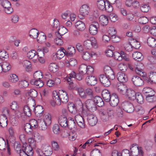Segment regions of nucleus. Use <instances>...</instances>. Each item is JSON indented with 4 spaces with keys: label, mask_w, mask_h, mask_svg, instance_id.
I'll return each instance as SVG.
<instances>
[{
    "label": "nucleus",
    "mask_w": 156,
    "mask_h": 156,
    "mask_svg": "<svg viewBox=\"0 0 156 156\" xmlns=\"http://www.w3.org/2000/svg\"><path fill=\"white\" fill-rule=\"evenodd\" d=\"M68 109L70 112L73 114H75L78 112L79 114H82L83 115H87V110L84 109L82 103L80 100L77 101L76 106L73 104L69 105Z\"/></svg>",
    "instance_id": "obj_1"
},
{
    "label": "nucleus",
    "mask_w": 156,
    "mask_h": 156,
    "mask_svg": "<svg viewBox=\"0 0 156 156\" xmlns=\"http://www.w3.org/2000/svg\"><path fill=\"white\" fill-rule=\"evenodd\" d=\"M63 115H60L58 117V122L62 127L67 128L68 126V119L67 120L66 116L67 115V112L66 109L62 110Z\"/></svg>",
    "instance_id": "obj_2"
},
{
    "label": "nucleus",
    "mask_w": 156,
    "mask_h": 156,
    "mask_svg": "<svg viewBox=\"0 0 156 156\" xmlns=\"http://www.w3.org/2000/svg\"><path fill=\"white\" fill-rule=\"evenodd\" d=\"M83 45L87 49H90L92 47H97V43L96 39L94 37H91L90 40H87L83 42Z\"/></svg>",
    "instance_id": "obj_3"
},
{
    "label": "nucleus",
    "mask_w": 156,
    "mask_h": 156,
    "mask_svg": "<svg viewBox=\"0 0 156 156\" xmlns=\"http://www.w3.org/2000/svg\"><path fill=\"white\" fill-rule=\"evenodd\" d=\"M3 114L0 115V126L5 127L7 125V120L6 115H8L9 110L7 108L3 110Z\"/></svg>",
    "instance_id": "obj_4"
},
{
    "label": "nucleus",
    "mask_w": 156,
    "mask_h": 156,
    "mask_svg": "<svg viewBox=\"0 0 156 156\" xmlns=\"http://www.w3.org/2000/svg\"><path fill=\"white\" fill-rule=\"evenodd\" d=\"M90 11V8L87 5L84 4L82 5L80 9L79 18L80 19H83L85 16L88 14Z\"/></svg>",
    "instance_id": "obj_5"
},
{
    "label": "nucleus",
    "mask_w": 156,
    "mask_h": 156,
    "mask_svg": "<svg viewBox=\"0 0 156 156\" xmlns=\"http://www.w3.org/2000/svg\"><path fill=\"white\" fill-rule=\"evenodd\" d=\"M59 92L54 91L53 92L52 99L50 101L51 105L55 106L56 105H60L61 104V101L59 97Z\"/></svg>",
    "instance_id": "obj_6"
},
{
    "label": "nucleus",
    "mask_w": 156,
    "mask_h": 156,
    "mask_svg": "<svg viewBox=\"0 0 156 156\" xmlns=\"http://www.w3.org/2000/svg\"><path fill=\"white\" fill-rule=\"evenodd\" d=\"M2 6L4 8V11L7 14H10L13 11V9L11 7V4L7 0H3L1 1Z\"/></svg>",
    "instance_id": "obj_7"
},
{
    "label": "nucleus",
    "mask_w": 156,
    "mask_h": 156,
    "mask_svg": "<svg viewBox=\"0 0 156 156\" xmlns=\"http://www.w3.org/2000/svg\"><path fill=\"white\" fill-rule=\"evenodd\" d=\"M37 152L39 156H49L52 154L51 147L48 145L45 147L43 152L40 150H39L37 151Z\"/></svg>",
    "instance_id": "obj_8"
},
{
    "label": "nucleus",
    "mask_w": 156,
    "mask_h": 156,
    "mask_svg": "<svg viewBox=\"0 0 156 156\" xmlns=\"http://www.w3.org/2000/svg\"><path fill=\"white\" fill-rule=\"evenodd\" d=\"M99 28V24L98 22L95 21H93L89 27V32L91 35H95L98 33Z\"/></svg>",
    "instance_id": "obj_9"
},
{
    "label": "nucleus",
    "mask_w": 156,
    "mask_h": 156,
    "mask_svg": "<svg viewBox=\"0 0 156 156\" xmlns=\"http://www.w3.org/2000/svg\"><path fill=\"white\" fill-rule=\"evenodd\" d=\"M122 109L128 113H132L134 111V108L133 104L128 101H125L122 104Z\"/></svg>",
    "instance_id": "obj_10"
},
{
    "label": "nucleus",
    "mask_w": 156,
    "mask_h": 156,
    "mask_svg": "<svg viewBox=\"0 0 156 156\" xmlns=\"http://www.w3.org/2000/svg\"><path fill=\"white\" fill-rule=\"evenodd\" d=\"M104 71L105 76L111 80H112L115 78L114 72L110 67L105 66L104 68Z\"/></svg>",
    "instance_id": "obj_11"
},
{
    "label": "nucleus",
    "mask_w": 156,
    "mask_h": 156,
    "mask_svg": "<svg viewBox=\"0 0 156 156\" xmlns=\"http://www.w3.org/2000/svg\"><path fill=\"white\" fill-rule=\"evenodd\" d=\"M23 113L19 112L17 114V116L19 118H23L24 116L26 115L28 117H30L31 115V110L28 105L25 106L23 108Z\"/></svg>",
    "instance_id": "obj_12"
},
{
    "label": "nucleus",
    "mask_w": 156,
    "mask_h": 156,
    "mask_svg": "<svg viewBox=\"0 0 156 156\" xmlns=\"http://www.w3.org/2000/svg\"><path fill=\"white\" fill-rule=\"evenodd\" d=\"M6 148H7V155L8 156L10 155L11 153L9 144L7 142L6 146L4 139L3 138L0 137V150H5Z\"/></svg>",
    "instance_id": "obj_13"
},
{
    "label": "nucleus",
    "mask_w": 156,
    "mask_h": 156,
    "mask_svg": "<svg viewBox=\"0 0 156 156\" xmlns=\"http://www.w3.org/2000/svg\"><path fill=\"white\" fill-rule=\"evenodd\" d=\"M130 151L133 156H137L138 154L140 156H143V152L140 148H139L137 146H132L130 149Z\"/></svg>",
    "instance_id": "obj_14"
},
{
    "label": "nucleus",
    "mask_w": 156,
    "mask_h": 156,
    "mask_svg": "<svg viewBox=\"0 0 156 156\" xmlns=\"http://www.w3.org/2000/svg\"><path fill=\"white\" fill-rule=\"evenodd\" d=\"M85 104L86 108L90 111L94 112L97 109L96 104L91 99L87 100L85 102Z\"/></svg>",
    "instance_id": "obj_15"
},
{
    "label": "nucleus",
    "mask_w": 156,
    "mask_h": 156,
    "mask_svg": "<svg viewBox=\"0 0 156 156\" xmlns=\"http://www.w3.org/2000/svg\"><path fill=\"white\" fill-rule=\"evenodd\" d=\"M131 81L134 85L137 87L142 86L144 84L143 80L140 77L136 75L133 76L131 78Z\"/></svg>",
    "instance_id": "obj_16"
},
{
    "label": "nucleus",
    "mask_w": 156,
    "mask_h": 156,
    "mask_svg": "<svg viewBox=\"0 0 156 156\" xmlns=\"http://www.w3.org/2000/svg\"><path fill=\"white\" fill-rule=\"evenodd\" d=\"M76 74L74 71L72 72L69 75V76L67 78V80L69 84V89L70 90L73 89L74 88L72 84L73 83V80L76 77Z\"/></svg>",
    "instance_id": "obj_17"
},
{
    "label": "nucleus",
    "mask_w": 156,
    "mask_h": 156,
    "mask_svg": "<svg viewBox=\"0 0 156 156\" xmlns=\"http://www.w3.org/2000/svg\"><path fill=\"white\" fill-rule=\"evenodd\" d=\"M99 79L101 83L105 87H108L111 84V80L104 74L100 75Z\"/></svg>",
    "instance_id": "obj_18"
},
{
    "label": "nucleus",
    "mask_w": 156,
    "mask_h": 156,
    "mask_svg": "<svg viewBox=\"0 0 156 156\" xmlns=\"http://www.w3.org/2000/svg\"><path fill=\"white\" fill-rule=\"evenodd\" d=\"M59 94L61 103H66L69 100V98L67 93L62 90H60Z\"/></svg>",
    "instance_id": "obj_19"
},
{
    "label": "nucleus",
    "mask_w": 156,
    "mask_h": 156,
    "mask_svg": "<svg viewBox=\"0 0 156 156\" xmlns=\"http://www.w3.org/2000/svg\"><path fill=\"white\" fill-rule=\"evenodd\" d=\"M110 105L115 107L118 105L119 102V99L117 94L115 93H113L112 94L111 99H110Z\"/></svg>",
    "instance_id": "obj_20"
},
{
    "label": "nucleus",
    "mask_w": 156,
    "mask_h": 156,
    "mask_svg": "<svg viewBox=\"0 0 156 156\" xmlns=\"http://www.w3.org/2000/svg\"><path fill=\"white\" fill-rule=\"evenodd\" d=\"M75 120L78 126L82 129L85 128V124L83 117L80 115H77L75 116Z\"/></svg>",
    "instance_id": "obj_21"
},
{
    "label": "nucleus",
    "mask_w": 156,
    "mask_h": 156,
    "mask_svg": "<svg viewBox=\"0 0 156 156\" xmlns=\"http://www.w3.org/2000/svg\"><path fill=\"white\" fill-rule=\"evenodd\" d=\"M87 119L89 124L91 126H95L97 123V117L93 114L88 115Z\"/></svg>",
    "instance_id": "obj_22"
},
{
    "label": "nucleus",
    "mask_w": 156,
    "mask_h": 156,
    "mask_svg": "<svg viewBox=\"0 0 156 156\" xmlns=\"http://www.w3.org/2000/svg\"><path fill=\"white\" fill-rule=\"evenodd\" d=\"M102 96L105 101L106 102H109L110 101L112 95L110 92L107 89L104 90L102 91Z\"/></svg>",
    "instance_id": "obj_23"
},
{
    "label": "nucleus",
    "mask_w": 156,
    "mask_h": 156,
    "mask_svg": "<svg viewBox=\"0 0 156 156\" xmlns=\"http://www.w3.org/2000/svg\"><path fill=\"white\" fill-rule=\"evenodd\" d=\"M86 82L88 85L94 86L97 83V80L94 76H89L86 78Z\"/></svg>",
    "instance_id": "obj_24"
},
{
    "label": "nucleus",
    "mask_w": 156,
    "mask_h": 156,
    "mask_svg": "<svg viewBox=\"0 0 156 156\" xmlns=\"http://www.w3.org/2000/svg\"><path fill=\"white\" fill-rule=\"evenodd\" d=\"M34 109L35 114L37 116L40 117L43 115L44 110L41 106L37 105Z\"/></svg>",
    "instance_id": "obj_25"
},
{
    "label": "nucleus",
    "mask_w": 156,
    "mask_h": 156,
    "mask_svg": "<svg viewBox=\"0 0 156 156\" xmlns=\"http://www.w3.org/2000/svg\"><path fill=\"white\" fill-rule=\"evenodd\" d=\"M117 89L119 93L122 94H126L127 90L126 86L123 83H118L117 84Z\"/></svg>",
    "instance_id": "obj_26"
},
{
    "label": "nucleus",
    "mask_w": 156,
    "mask_h": 156,
    "mask_svg": "<svg viewBox=\"0 0 156 156\" xmlns=\"http://www.w3.org/2000/svg\"><path fill=\"white\" fill-rule=\"evenodd\" d=\"M117 77L118 81L122 83H125L128 80L127 76L122 72H119L117 73Z\"/></svg>",
    "instance_id": "obj_27"
},
{
    "label": "nucleus",
    "mask_w": 156,
    "mask_h": 156,
    "mask_svg": "<svg viewBox=\"0 0 156 156\" xmlns=\"http://www.w3.org/2000/svg\"><path fill=\"white\" fill-rule=\"evenodd\" d=\"M142 66V67H143V65L142 64H139V66L135 68V71L137 74L142 77H144L146 76V73L143 69L139 67L140 66Z\"/></svg>",
    "instance_id": "obj_28"
},
{
    "label": "nucleus",
    "mask_w": 156,
    "mask_h": 156,
    "mask_svg": "<svg viewBox=\"0 0 156 156\" xmlns=\"http://www.w3.org/2000/svg\"><path fill=\"white\" fill-rule=\"evenodd\" d=\"M68 126H67V128L70 129H72L76 128V123L73 118L69 117L68 119Z\"/></svg>",
    "instance_id": "obj_29"
},
{
    "label": "nucleus",
    "mask_w": 156,
    "mask_h": 156,
    "mask_svg": "<svg viewBox=\"0 0 156 156\" xmlns=\"http://www.w3.org/2000/svg\"><path fill=\"white\" fill-rule=\"evenodd\" d=\"M96 105L98 107H102L104 105V103L102 98L98 96L94 97L93 100Z\"/></svg>",
    "instance_id": "obj_30"
},
{
    "label": "nucleus",
    "mask_w": 156,
    "mask_h": 156,
    "mask_svg": "<svg viewBox=\"0 0 156 156\" xmlns=\"http://www.w3.org/2000/svg\"><path fill=\"white\" fill-rule=\"evenodd\" d=\"M30 82L32 84L35 85L37 88L42 87L44 85V82L41 79L32 80Z\"/></svg>",
    "instance_id": "obj_31"
},
{
    "label": "nucleus",
    "mask_w": 156,
    "mask_h": 156,
    "mask_svg": "<svg viewBox=\"0 0 156 156\" xmlns=\"http://www.w3.org/2000/svg\"><path fill=\"white\" fill-rule=\"evenodd\" d=\"M2 68V71L6 73L9 71L11 69V66L10 64L8 62H4L1 64Z\"/></svg>",
    "instance_id": "obj_32"
},
{
    "label": "nucleus",
    "mask_w": 156,
    "mask_h": 156,
    "mask_svg": "<svg viewBox=\"0 0 156 156\" xmlns=\"http://www.w3.org/2000/svg\"><path fill=\"white\" fill-rule=\"evenodd\" d=\"M75 26L78 30L82 31L84 30L86 27L85 24L80 21H78L76 22Z\"/></svg>",
    "instance_id": "obj_33"
},
{
    "label": "nucleus",
    "mask_w": 156,
    "mask_h": 156,
    "mask_svg": "<svg viewBox=\"0 0 156 156\" xmlns=\"http://www.w3.org/2000/svg\"><path fill=\"white\" fill-rule=\"evenodd\" d=\"M136 93L133 90L130 89H127L126 93L129 98L131 100L135 99Z\"/></svg>",
    "instance_id": "obj_34"
},
{
    "label": "nucleus",
    "mask_w": 156,
    "mask_h": 156,
    "mask_svg": "<svg viewBox=\"0 0 156 156\" xmlns=\"http://www.w3.org/2000/svg\"><path fill=\"white\" fill-rule=\"evenodd\" d=\"M66 52V50L63 48H61L60 49L58 50L56 53L57 58L60 59L62 58L64 56Z\"/></svg>",
    "instance_id": "obj_35"
},
{
    "label": "nucleus",
    "mask_w": 156,
    "mask_h": 156,
    "mask_svg": "<svg viewBox=\"0 0 156 156\" xmlns=\"http://www.w3.org/2000/svg\"><path fill=\"white\" fill-rule=\"evenodd\" d=\"M133 57L136 60L138 61H141L144 58L142 53L139 52H135L133 54Z\"/></svg>",
    "instance_id": "obj_36"
},
{
    "label": "nucleus",
    "mask_w": 156,
    "mask_h": 156,
    "mask_svg": "<svg viewBox=\"0 0 156 156\" xmlns=\"http://www.w3.org/2000/svg\"><path fill=\"white\" fill-rule=\"evenodd\" d=\"M68 30L66 27H59L58 29V31L55 32V34L61 36L63 35L68 32Z\"/></svg>",
    "instance_id": "obj_37"
},
{
    "label": "nucleus",
    "mask_w": 156,
    "mask_h": 156,
    "mask_svg": "<svg viewBox=\"0 0 156 156\" xmlns=\"http://www.w3.org/2000/svg\"><path fill=\"white\" fill-rule=\"evenodd\" d=\"M39 32L36 29H31L29 32V34L30 37L33 39H36L38 37Z\"/></svg>",
    "instance_id": "obj_38"
},
{
    "label": "nucleus",
    "mask_w": 156,
    "mask_h": 156,
    "mask_svg": "<svg viewBox=\"0 0 156 156\" xmlns=\"http://www.w3.org/2000/svg\"><path fill=\"white\" fill-rule=\"evenodd\" d=\"M147 43L150 47H155L156 46V40L153 37H149L147 39Z\"/></svg>",
    "instance_id": "obj_39"
},
{
    "label": "nucleus",
    "mask_w": 156,
    "mask_h": 156,
    "mask_svg": "<svg viewBox=\"0 0 156 156\" xmlns=\"http://www.w3.org/2000/svg\"><path fill=\"white\" fill-rule=\"evenodd\" d=\"M99 20L101 24L103 26L106 25L108 23V19L104 15H101L99 17Z\"/></svg>",
    "instance_id": "obj_40"
},
{
    "label": "nucleus",
    "mask_w": 156,
    "mask_h": 156,
    "mask_svg": "<svg viewBox=\"0 0 156 156\" xmlns=\"http://www.w3.org/2000/svg\"><path fill=\"white\" fill-rule=\"evenodd\" d=\"M98 8L101 10H104L106 9L105 3L103 0H98L97 2Z\"/></svg>",
    "instance_id": "obj_41"
},
{
    "label": "nucleus",
    "mask_w": 156,
    "mask_h": 156,
    "mask_svg": "<svg viewBox=\"0 0 156 156\" xmlns=\"http://www.w3.org/2000/svg\"><path fill=\"white\" fill-rule=\"evenodd\" d=\"M38 56V54H37L35 50H34L30 51L27 53V57L30 59H32L33 58H37Z\"/></svg>",
    "instance_id": "obj_42"
},
{
    "label": "nucleus",
    "mask_w": 156,
    "mask_h": 156,
    "mask_svg": "<svg viewBox=\"0 0 156 156\" xmlns=\"http://www.w3.org/2000/svg\"><path fill=\"white\" fill-rule=\"evenodd\" d=\"M37 41L40 43H42L45 41L46 36L44 33L42 32L39 33L38 37L37 38Z\"/></svg>",
    "instance_id": "obj_43"
},
{
    "label": "nucleus",
    "mask_w": 156,
    "mask_h": 156,
    "mask_svg": "<svg viewBox=\"0 0 156 156\" xmlns=\"http://www.w3.org/2000/svg\"><path fill=\"white\" fill-rule=\"evenodd\" d=\"M154 93L149 94L146 97V100L149 102H153L156 101V97L154 95Z\"/></svg>",
    "instance_id": "obj_44"
},
{
    "label": "nucleus",
    "mask_w": 156,
    "mask_h": 156,
    "mask_svg": "<svg viewBox=\"0 0 156 156\" xmlns=\"http://www.w3.org/2000/svg\"><path fill=\"white\" fill-rule=\"evenodd\" d=\"M58 68V66L56 63H51L49 65L48 69L49 70L53 73L56 72Z\"/></svg>",
    "instance_id": "obj_45"
},
{
    "label": "nucleus",
    "mask_w": 156,
    "mask_h": 156,
    "mask_svg": "<svg viewBox=\"0 0 156 156\" xmlns=\"http://www.w3.org/2000/svg\"><path fill=\"white\" fill-rule=\"evenodd\" d=\"M23 64L27 71L29 72L30 70L31 65L30 61L27 60H24L23 62Z\"/></svg>",
    "instance_id": "obj_46"
},
{
    "label": "nucleus",
    "mask_w": 156,
    "mask_h": 156,
    "mask_svg": "<svg viewBox=\"0 0 156 156\" xmlns=\"http://www.w3.org/2000/svg\"><path fill=\"white\" fill-rule=\"evenodd\" d=\"M135 99L138 103L142 104L144 103V98L141 94L140 93H136L135 96Z\"/></svg>",
    "instance_id": "obj_47"
},
{
    "label": "nucleus",
    "mask_w": 156,
    "mask_h": 156,
    "mask_svg": "<svg viewBox=\"0 0 156 156\" xmlns=\"http://www.w3.org/2000/svg\"><path fill=\"white\" fill-rule=\"evenodd\" d=\"M149 79L147 80L148 83H156V73L153 72L151 73L149 76Z\"/></svg>",
    "instance_id": "obj_48"
},
{
    "label": "nucleus",
    "mask_w": 156,
    "mask_h": 156,
    "mask_svg": "<svg viewBox=\"0 0 156 156\" xmlns=\"http://www.w3.org/2000/svg\"><path fill=\"white\" fill-rule=\"evenodd\" d=\"M49 126L47 125L46 122L43 120H38V126L39 129L41 130H44L47 128V126Z\"/></svg>",
    "instance_id": "obj_49"
},
{
    "label": "nucleus",
    "mask_w": 156,
    "mask_h": 156,
    "mask_svg": "<svg viewBox=\"0 0 156 156\" xmlns=\"http://www.w3.org/2000/svg\"><path fill=\"white\" fill-rule=\"evenodd\" d=\"M24 129L25 131L29 134H31L34 130L29 123H26L24 125Z\"/></svg>",
    "instance_id": "obj_50"
},
{
    "label": "nucleus",
    "mask_w": 156,
    "mask_h": 156,
    "mask_svg": "<svg viewBox=\"0 0 156 156\" xmlns=\"http://www.w3.org/2000/svg\"><path fill=\"white\" fill-rule=\"evenodd\" d=\"M108 32L109 34L111 35L112 39H113L116 38V31L114 28L112 27H110L108 30Z\"/></svg>",
    "instance_id": "obj_51"
},
{
    "label": "nucleus",
    "mask_w": 156,
    "mask_h": 156,
    "mask_svg": "<svg viewBox=\"0 0 156 156\" xmlns=\"http://www.w3.org/2000/svg\"><path fill=\"white\" fill-rule=\"evenodd\" d=\"M46 122L47 125H49L51 123V115L49 113H47L44 115L43 120H42Z\"/></svg>",
    "instance_id": "obj_52"
},
{
    "label": "nucleus",
    "mask_w": 156,
    "mask_h": 156,
    "mask_svg": "<svg viewBox=\"0 0 156 156\" xmlns=\"http://www.w3.org/2000/svg\"><path fill=\"white\" fill-rule=\"evenodd\" d=\"M32 146L27 145V147H23L24 151H26L28 156H32L33 152Z\"/></svg>",
    "instance_id": "obj_53"
},
{
    "label": "nucleus",
    "mask_w": 156,
    "mask_h": 156,
    "mask_svg": "<svg viewBox=\"0 0 156 156\" xmlns=\"http://www.w3.org/2000/svg\"><path fill=\"white\" fill-rule=\"evenodd\" d=\"M29 123L33 129L37 128L38 126V121H37L34 119L30 120Z\"/></svg>",
    "instance_id": "obj_54"
},
{
    "label": "nucleus",
    "mask_w": 156,
    "mask_h": 156,
    "mask_svg": "<svg viewBox=\"0 0 156 156\" xmlns=\"http://www.w3.org/2000/svg\"><path fill=\"white\" fill-rule=\"evenodd\" d=\"M10 81L13 83H16L19 80V78L16 75L11 74L10 76Z\"/></svg>",
    "instance_id": "obj_55"
},
{
    "label": "nucleus",
    "mask_w": 156,
    "mask_h": 156,
    "mask_svg": "<svg viewBox=\"0 0 156 156\" xmlns=\"http://www.w3.org/2000/svg\"><path fill=\"white\" fill-rule=\"evenodd\" d=\"M33 76L34 79L32 80H40L43 78V74L40 71H36L34 73Z\"/></svg>",
    "instance_id": "obj_56"
},
{
    "label": "nucleus",
    "mask_w": 156,
    "mask_h": 156,
    "mask_svg": "<svg viewBox=\"0 0 156 156\" xmlns=\"http://www.w3.org/2000/svg\"><path fill=\"white\" fill-rule=\"evenodd\" d=\"M76 90L80 96L82 97L85 98L86 97V94L84 89L81 87L76 88Z\"/></svg>",
    "instance_id": "obj_57"
},
{
    "label": "nucleus",
    "mask_w": 156,
    "mask_h": 156,
    "mask_svg": "<svg viewBox=\"0 0 156 156\" xmlns=\"http://www.w3.org/2000/svg\"><path fill=\"white\" fill-rule=\"evenodd\" d=\"M8 57V53L5 50L0 51V59L3 60Z\"/></svg>",
    "instance_id": "obj_58"
},
{
    "label": "nucleus",
    "mask_w": 156,
    "mask_h": 156,
    "mask_svg": "<svg viewBox=\"0 0 156 156\" xmlns=\"http://www.w3.org/2000/svg\"><path fill=\"white\" fill-rule=\"evenodd\" d=\"M110 49L107 50L105 51L107 56L109 57H112L113 55V51L114 50V48L113 46H110Z\"/></svg>",
    "instance_id": "obj_59"
},
{
    "label": "nucleus",
    "mask_w": 156,
    "mask_h": 156,
    "mask_svg": "<svg viewBox=\"0 0 156 156\" xmlns=\"http://www.w3.org/2000/svg\"><path fill=\"white\" fill-rule=\"evenodd\" d=\"M87 66L84 64H82L80 65L79 68V72L82 75H84L86 73L87 69Z\"/></svg>",
    "instance_id": "obj_60"
},
{
    "label": "nucleus",
    "mask_w": 156,
    "mask_h": 156,
    "mask_svg": "<svg viewBox=\"0 0 156 156\" xmlns=\"http://www.w3.org/2000/svg\"><path fill=\"white\" fill-rule=\"evenodd\" d=\"M57 37L55 38L54 42L58 46H61L63 44V42L62 40V36L57 35Z\"/></svg>",
    "instance_id": "obj_61"
},
{
    "label": "nucleus",
    "mask_w": 156,
    "mask_h": 156,
    "mask_svg": "<svg viewBox=\"0 0 156 156\" xmlns=\"http://www.w3.org/2000/svg\"><path fill=\"white\" fill-rule=\"evenodd\" d=\"M106 114L108 117L111 118L114 117V111L113 109L111 108H108L106 110Z\"/></svg>",
    "instance_id": "obj_62"
},
{
    "label": "nucleus",
    "mask_w": 156,
    "mask_h": 156,
    "mask_svg": "<svg viewBox=\"0 0 156 156\" xmlns=\"http://www.w3.org/2000/svg\"><path fill=\"white\" fill-rule=\"evenodd\" d=\"M90 156H101V154L99 150L95 149L91 151Z\"/></svg>",
    "instance_id": "obj_63"
},
{
    "label": "nucleus",
    "mask_w": 156,
    "mask_h": 156,
    "mask_svg": "<svg viewBox=\"0 0 156 156\" xmlns=\"http://www.w3.org/2000/svg\"><path fill=\"white\" fill-rule=\"evenodd\" d=\"M130 43H131L133 47L135 49H138L140 47V42L136 40L133 39Z\"/></svg>",
    "instance_id": "obj_64"
}]
</instances>
